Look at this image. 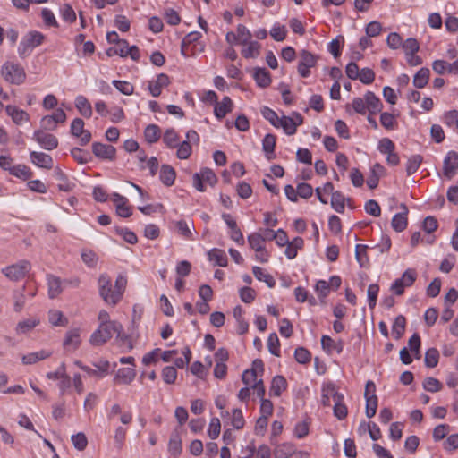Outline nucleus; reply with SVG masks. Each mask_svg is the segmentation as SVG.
Returning a JSON list of instances; mask_svg holds the SVG:
<instances>
[{
  "mask_svg": "<svg viewBox=\"0 0 458 458\" xmlns=\"http://www.w3.org/2000/svg\"><path fill=\"white\" fill-rule=\"evenodd\" d=\"M48 320L55 327H64L68 324V319L62 311L57 310H52L48 312Z\"/></svg>",
  "mask_w": 458,
  "mask_h": 458,
  "instance_id": "38",
  "label": "nucleus"
},
{
  "mask_svg": "<svg viewBox=\"0 0 458 458\" xmlns=\"http://www.w3.org/2000/svg\"><path fill=\"white\" fill-rule=\"evenodd\" d=\"M174 226L177 230V233L182 236L186 240H194L192 230L194 229V225L192 223L188 222L186 220H179L175 221Z\"/></svg>",
  "mask_w": 458,
  "mask_h": 458,
  "instance_id": "28",
  "label": "nucleus"
},
{
  "mask_svg": "<svg viewBox=\"0 0 458 458\" xmlns=\"http://www.w3.org/2000/svg\"><path fill=\"white\" fill-rule=\"evenodd\" d=\"M376 385L373 381L369 380L366 383L364 396L366 399L365 413L368 418L375 416L377 409V396L375 394Z\"/></svg>",
  "mask_w": 458,
  "mask_h": 458,
  "instance_id": "7",
  "label": "nucleus"
},
{
  "mask_svg": "<svg viewBox=\"0 0 458 458\" xmlns=\"http://www.w3.org/2000/svg\"><path fill=\"white\" fill-rule=\"evenodd\" d=\"M344 398H339V401L336 400L334 403V415L338 420H344L346 418L348 410L346 405L343 403Z\"/></svg>",
  "mask_w": 458,
  "mask_h": 458,
  "instance_id": "57",
  "label": "nucleus"
},
{
  "mask_svg": "<svg viewBox=\"0 0 458 458\" xmlns=\"http://www.w3.org/2000/svg\"><path fill=\"white\" fill-rule=\"evenodd\" d=\"M363 84H371L375 80V73L370 68H363L359 72L358 79Z\"/></svg>",
  "mask_w": 458,
  "mask_h": 458,
  "instance_id": "62",
  "label": "nucleus"
},
{
  "mask_svg": "<svg viewBox=\"0 0 458 458\" xmlns=\"http://www.w3.org/2000/svg\"><path fill=\"white\" fill-rule=\"evenodd\" d=\"M30 267L29 261L21 260L16 264L4 267L2 273L12 281H18L26 276Z\"/></svg>",
  "mask_w": 458,
  "mask_h": 458,
  "instance_id": "5",
  "label": "nucleus"
},
{
  "mask_svg": "<svg viewBox=\"0 0 458 458\" xmlns=\"http://www.w3.org/2000/svg\"><path fill=\"white\" fill-rule=\"evenodd\" d=\"M287 388L286 379L283 376H276L273 377L269 388V394L272 396H280Z\"/></svg>",
  "mask_w": 458,
  "mask_h": 458,
  "instance_id": "29",
  "label": "nucleus"
},
{
  "mask_svg": "<svg viewBox=\"0 0 458 458\" xmlns=\"http://www.w3.org/2000/svg\"><path fill=\"white\" fill-rule=\"evenodd\" d=\"M439 360V352L435 348L428 349L425 353V365L428 368H435Z\"/></svg>",
  "mask_w": 458,
  "mask_h": 458,
  "instance_id": "51",
  "label": "nucleus"
},
{
  "mask_svg": "<svg viewBox=\"0 0 458 458\" xmlns=\"http://www.w3.org/2000/svg\"><path fill=\"white\" fill-rule=\"evenodd\" d=\"M253 77L258 86L261 88H267L271 83L270 74L265 68H255Z\"/></svg>",
  "mask_w": 458,
  "mask_h": 458,
  "instance_id": "35",
  "label": "nucleus"
},
{
  "mask_svg": "<svg viewBox=\"0 0 458 458\" xmlns=\"http://www.w3.org/2000/svg\"><path fill=\"white\" fill-rule=\"evenodd\" d=\"M182 440L178 434L172 435L168 443V451L176 456L182 453Z\"/></svg>",
  "mask_w": 458,
  "mask_h": 458,
  "instance_id": "49",
  "label": "nucleus"
},
{
  "mask_svg": "<svg viewBox=\"0 0 458 458\" xmlns=\"http://www.w3.org/2000/svg\"><path fill=\"white\" fill-rule=\"evenodd\" d=\"M379 292V286L377 284H371L368 287V303L369 309L373 310L377 304V299Z\"/></svg>",
  "mask_w": 458,
  "mask_h": 458,
  "instance_id": "52",
  "label": "nucleus"
},
{
  "mask_svg": "<svg viewBox=\"0 0 458 458\" xmlns=\"http://www.w3.org/2000/svg\"><path fill=\"white\" fill-rule=\"evenodd\" d=\"M54 177L58 182L57 187L63 191H71L75 184L69 181L65 174L59 168L56 167L54 171Z\"/></svg>",
  "mask_w": 458,
  "mask_h": 458,
  "instance_id": "26",
  "label": "nucleus"
},
{
  "mask_svg": "<svg viewBox=\"0 0 458 458\" xmlns=\"http://www.w3.org/2000/svg\"><path fill=\"white\" fill-rule=\"evenodd\" d=\"M136 377V370L133 368H121L117 370L114 380L129 385Z\"/></svg>",
  "mask_w": 458,
  "mask_h": 458,
  "instance_id": "31",
  "label": "nucleus"
},
{
  "mask_svg": "<svg viewBox=\"0 0 458 458\" xmlns=\"http://www.w3.org/2000/svg\"><path fill=\"white\" fill-rule=\"evenodd\" d=\"M75 107L78 112L85 118H90L92 116L93 111L92 106L89 101L86 98V97L82 95H79L75 98Z\"/></svg>",
  "mask_w": 458,
  "mask_h": 458,
  "instance_id": "25",
  "label": "nucleus"
},
{
  "mask_svg": "<svg viewBox=\"0 0 458 458\" xmlns=\"http://www.w3.org/2000/svg\"><path fill=\"white\" fill-rule=\"evenodd\" d=\"M233 101L229 97H224L220 102H216L214 108L217 119H223L233 109Z\"/></svg>",
  "mask_w": 458,
  "mask_h": 458,
  "instance_id": "21",
  "label": "nucleus"
},
{
  "mask_svg": "<svg viewBox=\"0 0 458 458\" xmlns=\"http://www.w3.org/2000/svg\"><path fill=\"white\" fill-rule=\"evenodd\" d=\"M98 286L99 295L106 303L114 306L121 301L120 292L114 290L111 277L108 275L102 274L99 276Z\"/></svg>",
  "mask_w": 458,
  "mask_h": 458,
  "instance_id": "3",
  "label": "nucleus"
},
{
  "mask_svg": "<svg viewBox=\"0 0 458 458\" xmlns=\"http://www.w3.org/2000/svg\"><path fill=\"white\" fill-rule=\"evenodd\" d=\"M115 233L122 236L123 240L130 244H135L138 242L137 235L127 228L115 227Z\"/></svg>",
  "mask_w": 458,
  "mask_h": 458,
  "instance_id": "56",
  "label": "nucleus"
},
{
  "mask_svg": "<svg viewBox=\"0 0 458 458\" xmlns=\"http://www.w3.org/2000/svg\"><path fill=\"white\" fill-rule=\"evenodd\" d=\"M162 377L165 384H174L177 378L176 369L173 366H166L162 370Z\"/></svg>",
  "mask_w": 458,
  "mask_h": 458,
  "instance_id": "59",
  "label": "nucleus"
},
{
  "mask_svg": "<svg viewBox=\"0 0 458 458\" xmlns=\"http://www.w3.org/2000/svg\"><path fill=\"white\" fill-rule=\"evenodd\" d=\"M51 353L46 350H40L38 352H30L21 357V361L25 365H31L39 360H43L48 358Z\"/></svg>",
  "mask_w": 458,
  "mask_h": 458,
  "instance_id": "33",
  "label": "nucleus"
},
{
  "mask_svg": "<svg viewBox=\"0 0 458 458\" xmlns=\"http://www.w3.org/2000/svg\"><path fill=\"white\" fill-rule=\"evenodd\" d=\"M1 77L12 85H21L26 81V72L23 66L13 61L4 62L0 68Z\"/></svg>",
  "mask_w": 458,
  "mask_h": 458,
  "instance_id": "1",
  "label": "nucleus"
},
{
  "mask_svg": "<svg viewBox=\"0 0 458 458\" xmlns=\"http://www.w3.org/2000/svg\"><path fill=\"white\" fill-rule=\"evenodd\" d=\"M321 403L324 406H329L331 399L333 401H339V398H344V395L336 391L335 386L332 383L325 384L321 390Z\"/></svg>",
  "mask_w": 458,
  "mask_h": 458,
  "instance_id": "15",
  "label": "nucleus"
},
{
  "mask_svg": "<svg viewBox=\"0 0 458 458\" xmlns=\"http://www.w3.org/2000/svg\"><path fill=\"white\" fill-rule=\"evenodd\" d=\"M179 137L178 134L173 129H168L165 131L163 140L169 148H176Z\"/></svg>",
  "mask_w": 458,
  "mask_h": 458,
  "instance_id": "60",
  "label": "nucleus"
},
{
  "mask_svg": "<svg viewBox=\"0 0 458 458\" xmlns=\"http://www.w3.org/2000/svg\"><path fill=\"white\" fill-rule=\"evenodd\" d=\"M252 272L259 281L265 282L269 287H274L276 284L274 278L270 275L267 274L263 268L255 266L252 268Z\"/></svg>",
  "mask_w": 458,
  "mask_h": 458,
  "instance_id": "46",
  "label": "nucleus"
},
{
  "mask_svg": "<svg viewBox=\"0 0 458 458\" xmlns=\"http://www.w3.org/2000/svg\"><path fill=\"white\" fill-rule=\"evenodd\" d=\"M9 173L10 174L22 180H27L32 176L30 169L27 165L21 164L13 165Z\"/></svg>",
  "mask_w": 458,
  "mask_h": 458,
  "instance_id": "39",
  "label": "nucleus"
},
{
  "mask_svg": "<svg viewBox=\"0 0 458 458\" xmlns=\"http://www.w3.org/2000/svg\"><path fill=\"white\" fill-rule=\"evenodd\" d=\"M236 35L239 43L243 46L247 45V43L250 42V40H251L252 38V34L250 33V31L246 28V26L242 24H239L237 26Z\"/></svg>",
  "mask_w": 458,
  "mask_h": 458,
  "instance_id": "54",
  "label": "nucleus"
},
{
  "mask_svg": "<svg viewBox=\"0 0 458 458\" xmlns=\"http://www.w3.org/2000/svg\"><path fill=\"white\" fill-rule=\"evenodd\" d=\"M122 331L123 327L120 323H105L103 325H99L98 328L93 332L90 335L89 342L95 346L102 345L114 335L119 336Z\"/></svg>",
  "mask_w": 458,
  "mask_h": 458,
  "instance_id": "2",
  "label": "nucleus"
},
{
  "mask_svg": "<svg viewBox=\"0 0 458 458\" xmlns=\"http://www.w3.org/2000/svg\"><path fill=\"white\" fill-rule=\"evenodd\" d=\"M276 137L273 134H267L262 140V149L266 157L271 160L275 157Z\"/></svg>",
  "mask_w": 458,
  "mask_h": 458,
  "instance_id": "34",
  "label": "nucleus"
},
{
  "mask_svg": "<svg viewBox=\"0 0 458 458\" xmlns=\"http://www.w3.org/2000/svg\"><path fill=\"white\" fill-rule=\"evenodd\" d=\"M267 348L271 354L279 357L280 352V342L276 333H271L267 337Z\"/></svg>",
  "mask_w": 458,
  "mask_h": 458,
  "instance_id": "47",
  "label": "nucleus"
},
{
  "mask_svg": "<svg viewBox=\"0 0 458 458\" xmlns=\"http://www.w3.org/2000/svg\"><path fill=\"white\" fill-rule=\"evenodd\" d=\"M422 161H423V157L420 155L416 154V155L411 156L408 158L407 163H406L407 174L411 175V174H415L419 170Z\"/></svg>",
  "mask_w": 458,
  "mask_h": 458,
  "instance_id": "42",
  "label": "nucleus"
},
{
  "mask_svg": "<svg viewBox=\"0 0 458 458\" xmlns=\"http://www.w3.org/2000/svg\"><path fill=\"white\" fill-rule=\"evenodd\" d=\"M175 176H176L175 171L172 166H170L168 165H163L161 166L159 178L165 185H166V186L173 185L174 182V180H175Z\"/></svg>",
  "mask_w": 458,
  "mask_h": 458,
  "instance_id": "36",
  "label": "nucleus"
},
{
  "mask_svg": "<svg viewBox=\"0 0 458 458\" xmlns=\"http://www.w3.org/2000/svg\"><path fill=\"white\" fill-rule=\"evenodd\" d=\"M144 136L148 143H155L159 140L161 136V131L157 125L149 124L144 131Z\"/></svg>",
  "mask_w": 458,
  "mask_h": 458,
  "instance_id": "44",
  "label": "nucleus"
},
{
  "mask_svg": "<svg viewBox=\"0 0 458 458\" xmlns=\"http://www.w3.org/2000/svg\"><path fill=\"white\" fill-rule=\"evenodd\" d=\"M208 260L213 262L215 266L226 267L227 266V256L225 250L221 249H211L208 252Z\"/></svg>",
  "mask_w": 458,
  "mask_h": 458,
  "instance_id": "27",
  "label": "nucleus"
},
{
  "mask_svg": "<svg viewBox=\"0 0 458 458\" xmlns=\"http://www.w3.org/2000/svg\"><path fill=\"white\" fill-rule=\"evenodd\" d=\"M318 57L307 50H301L299 55L298 72L301 78L310 75V69L317 64Z\"/></svg>",
  "mask_w": 458,
  "mask_h": 458,
  "instance_id": "8",
  "label": "nucleus"
},
{
  "mask_svg": "<svg viewBox=\"0 0 458 458\" xmlns=\"http://www.w3.org/2000/svg\"><path fill=\"white\" fill-rule=\"evenodd\" d=\"M112 83L123 95L131 96L133 94L134 87L129 81L114 80Z\"/></svg>",
  "mask_w": 458,
  "mask_h": 458,
  "instance_id": "55",
  "label": "nucleus"
},
{
  "mask_svg": "<svg viewBox=\"0 0 458 458\" xmlns=\"http://www.w3.org/2000/svg\"><path fill=\"white\" fill-rule=\"evenodd\" d=\"M322 349L328 354L336 352L340 354L344 350V341L341 339L334 340L328 335H322L321 337Z\"/></svg>",
  "mask_w": 458,
  "mask_h": 458,
  "instance_id": "17",
  "label": "nucleus"
},
{
  "mask_svg": "<svg viewBox=\"0 0 458 458\" xmlns=\"http://www.w3.org/2000/svg\"><path fill=\"white\" fill-rule=\"evenodd\" d=\"M279 127H282L287 135H293L296 132L297 126L303 122L302 116L299 113H293V116H282L279 121Z\"/></svg>",
  "mask_w": 458,
  "mask_h": 458,
  "instance_id": "11",
  "label": "nucleus"
},
{
  "mask_svg": "<svg viewBox=\"0 0 458 458\" xmlns=\"http://www.w3.org/2000/svg\"><path fill=\"white\" fill-rule=\"evenodd\" d=\"M345 198L339 191L332 192L331 207L337 212L343 213L344 211Z\"/></svg>",
  "mask_w": 458,
  "mask_h": 458,
  "instance_id": "43",
  "label": "nucleus"
},
{
  "mask_svg": "<svg viewBox=\"0 0 458 458\" xmlns=\"http://www.w3.org/2000/svg\"><path fill=\"white\" fill-rule=\"evenodd\" d=\"M386 169L379 164L376 163L370 169V174L367 180V185L369 189H375L378 185L379 178L385 175Z\"/></svg>",
  "mask_w": 458,
  "mask_h": 458,
  "instance_id": "22",
  "label": "nucleus"
},
{
  "mask_svg": "<svg viewBox=\"0 0 458 458\" xmlns=\"http://www.w3.org/2000/svg\"><path fill=\"white\" fill-rule=\"evenodd\" d=\"M402 212L395 214L391 221V225L395 232H403L406 229L408 225V208L405 204L400 206Z\"/></svg>",
  "mask_w": 458,
  "mask_h": 458,
  "instance_id": "14",
  "label": "nucleus"
},
{
  "mask_svg": "<svg viewBox=\"0 0 458 458\" xmlns=\"http://www.w3.org/2000/svg\"><path fill=\"white\" fill-rule=\"evenodd\" d=\"M293 454V448L291 445H282L274 451L275 458H289Z\"/></svg>",
  "mask_w": 458,
  "mask_h": 458,
  "instance_id": "61",
  "label": "nucleus"
},
{
  "mask_svg": "<svg viewBox=\"0 0 458 458\" xmlns=\"http://www.w3.org/2000/svg\"><path fill=\"white\" fill-rule=\"evenodd\" d=\"M417 278V273L412 268L406 269L402 276L391 285V291L396 295H402L405 287L411 286Z\"/></svg>",
  "mask_w": 458,
  "mask_h": 458,
  "instance_id": "6",
  "label": "nucleus"
},
{
  "mask_svg": "<svg viewBox=\"0 0 458 458\" xmlns=\"http://www.w3.org/2000/svg\"><path fill=\"white\" fill-rule=\"evenodd\" d=\"M92 152L98 158L113 160L115 157L116 149L112 145L94 142L92 144Z\"/></svg>",
  "mask_w": 458,
  "mask_h": 458,
  "instance_id": "13",
  "label": "nucleus"
},
{
  "mask_svg": "<svg viewBox=\"0 0 458 458\" xmlns=\"http://www.w3.org/2000/svg\"><path fill=\"white\" fill-rule=\"evenodd\" d=\"M247 47L242 48V55L245 58H255L259 55L260 44L257 41L250 40Z\"/></svg>",
  "mask_w": 458,
  "mask_h": 458,
  "instance_id": "45",
  "label": "nucleus"
},
{
  "mask_svg": "<svg viewBox=\"0 0 458 458\" xmlns=\"http://www.w3.org/2000/svg\"><path fill=\"white\" fill-rule=\"evenodd\" d=\"M365 98L367 102L368 111L371 114H376L381 112L383 108V105L380 99L371 91H367L365 93Z\"/></svg>",
  "mask_w": 458,
  "mask_h": 458,
  "instance_id": "30",
  "label": "nucleus"
},
{
  "mask_svg": "<svg viewBox=\"0 0 458 458\" xmlns=\"http://www.w3.org/2000/svg\"><path fill=\"white\" fill-rule=\"evenodd\" d=\"M422 386L426 391L431 393L440 391L443 386L442 383L438 379L432 377H426L423 381Z\"/></svg>",
  "mask_w": 458,
  "mask_h": 458,
  "instance_id": "50",
  "label": "nucleus"
},
{
  "mask_svg": "<svg viewBox=\"0 0 458 458\" xmlns=\"http://www.w3.org/2000/svg\"><path fill=\"white\" fill-rule=\"evenodd\" d=\"M60 11H61L62 18L65 21H67L69 23H72L76 21V13L70 4H64L61 7Z\"/></svg>",
  "mask_w": 458,
  "mask_h": 458,
  "instance_id": "64",
  "label": "nucleus"
},
{
  "mask_svg": "<svg viewBox=\"0 0 458 458\" xmlns=\"http://www.w3.org/2000/svg\"><path fill=\"white\" fill-rule=\"evenodd\" d=\"M408 345H409L411 352L413 353L415 359H420V337L417 333L413 334L411 336V338L408 341Z\"/></svg>",
  "mask_w": 458,
  "mask_h": 458,
  "instance_id": "53",
  "label": "nucleus"
},
{
  "mask_svg": "<svg viewBox=\"0 0 458 458\" xmlns=\"http://www.w3.org/2000/svg\"><path fill=\"white\" fill-rule=\"evenodd\" d=\"M458 173V154L451 150L447 152L443 162V174L447 179H452Z\"/></svg>",
  "mask_w": 458,
  "mask_h": 458,
  "instance_id": "10",
  "label": "nucleus"
},
{
  "mask_svg": "<svg viewBox=\"0 0 458 458\" xmlns=\"http://www.w3.org/2000/svg\"><path fill=\"white\" fill-rule=\"evenodd\" d=\"M81 344L80 329H71L66 333L64 346L68 350H76Z\"/></svg>",
  "mask_w": 458,
  "mask_h": 458,
  "instance_id": "24",
  "label": "nucleus"
},
{
  "mask_svg": "<svg viewBox=\"0 0 458 458\" xmlns=\"http://www.w3.org/2000/svg\"><path fill=\"white\" fill-rule=\"evenodd\" d=\"M262 116L268 121L273 126L279 128V121L277 114L267 106H263L260 110Z\"/></svg>",
  "mask_w": 458,
  "mask_h": 458,
  "instance_id": "48",
  "label": "nucleus"
},
{
  "mask_svg": "<svg viewBox=\"0 0 458 458\" xmlns=\"http://www.w3.org/2000/svg\"><path fill=\"white\" fill-rule=\"evenodd\" d=\"M48 286V296L51 299L56 298L63 291L64 284L60 277L51 274L47 275Z\"/></svg>",
  "mask_w": 458,
  "mask_h": 458,
  "instance_id": "20",
  "label": "nucleus"
},
{
  "mask_svg": "<svg viewBox=\"0 0 458 458\" xmlns=\"http://www.w3.org/2000/svg\"><path fill=\"white\" fill-rule=\"evenodd\" d=\"M221 431V423L218 418H212L210 420L208 428V435L211 439H216L218 437Z\"/></svg>",
  "mask_w": 458,
  "mask_h": 458,
  "instance_id": "58",
  "label": "nucleus"
},
{
  "mask_svg": "<svg viewBox=\"0 0 458 458\" xmlns=\"http://www.w3.org/2000/svg\"><path fill=\"white\" fill-rule=\"evenodd\" d=\"M5 112L17 125H21L30 120V114L26 111L18 108L16 106L7 105L5 106Z\"/></svg>",
  "mask_w": 458,
  "mask_h": 458,
  "instance_id": "16",
  "label": "nucleus"
},
{
  "mask_svg": "<svg viewBox=\"0 0 458 458\" xmlns=\"http://www.w3.org/2000/svg\"><path fill=\"white\" fill-rule=\"evenodd\" d=\"M170 84V79L165 73H160L155 80L148 81V89L152 97H159L162 89Z\"/></svg>",
  "mask_w": 458,
  "mask_h": 458,
  "instance_id": "12",
  "label": "nucleus"
},
{
  "mask_svg": "<svg viewBox=\"0 0 458 458\" xmlns=\"http://www.w3.org/2000/svg\"><path fill=\"white\" fill-rule=\"evenodd\" d=\"M430 71L428 68H420L413 77L412 83L417 89H423L428 82Z\"/></svg>",
  "mask_w": 458,
  "mask_h": 458,
  "instance_id": "37",
  "label": "nucleus"
},
{
  "mask_svg": "<svg viewBox=\"0 0 458 458\" xmlns=\"http://www.w3.org/2000/svg\"><path fill=\"white\" fill-rule=\"evenodd\" d=\"M24 40L28 45H30L32 49L40 46L43 43L45 36L38 31L33 30L30 31L23 37Z\"/></svg>",
  "mask_w": 458,
  "mask_h": 458,
  "instance_id": "41",
  "label": "nucleus"
},
{
  "mask_svg": "<svg viewBox=\"0 0 458 458\" xmlns=\"http://www.w3.org/2000/svg\"><path fill=\"white\" fill-rule=\"evenodd\" d=\"M112 200L116 208V214L121 217H129L131 215V208L128 206V199L120 195L119 193H114L112 195Z\"/></svg>",
  "mask_w": 458,
  "mask_h": 458,
  "instance_id": "18",
  "label": "nucleus"
},
{
  "mask_svg": "<svg viewBox=\"0 0 458 458\" xmlns=\"http://www.w3.org/2000/svg\"><path fill=\"white\" fill-rule=\"evenodd\" d=\"M30 158L31 163L36 166L46 169H51L53 167V158L46 153L31 151L30 153Z\"/></svg>",
  "mask_w": 458,
  "mask_h": 458,
  "instance_id": "19",
  "label": "nucleus"
},
{
  "mask_svg": "<svg viewBox=\"0 0 458 458\" xmlns=\"http://www.w3.org/2000/svg\"><path fill=\"white\" fill-rule=\"evenodd\" d=\"M72 442L76 449L82 451L87 447L88 440L84 433H77L72 436Z\"/></svg>",
  "mask_w": 458,
  "mask_h": 458,
  "instance_id": "63",
  "label": "nucleus"
},
{
  "mask_svg": "<svg viewBox=\"0 0 458 458\" xmlns=\"http://www.w3.org/2000/svg\"><path fill=\"white\" fill-rule=\"evenodd\" d=\"M406 320L403 315L395 318L392 326V334L395 339H400L404 334Z\"/></svg>",
  "mask_w": 458,
  "mask_h": 458,
  "instance_id": "40",
  "label": "nucleus"
},
{
  "mask_svg": "<svg viewBox=\"0 0 458 458\" xmlns=\"http://www.w3.org/2000/svg\"><path fill=\"white\" fill-rule=\"evenodd\" d=\"M32 139L44 149L53 150L58 146L57 138L43 130H37L33 133Z\"/></svg>",
  "mask_w": 458,
  "mask_h": 458,
  "instance_id": "9",
  "label": "nucleus"
},
{
  "mask_svg": "<svg viewBox=\"0 0 458 458\" xmlns=\"http://www.w3.org/2000/svg\"><path fill=\"white\" fill-rule=\"evenodd\" d=\"M304 245V241L301 237H295L293 241L289 242L285 246V256L289 259L296 258L298 250H301Z\"/></svg>",
  "mask_w": 458,
  "mask_h": 458,
  "instance_id": "32",
  "label": "nucleus"
},
{
  "mask_svg": "<svg viewBox=\"0 0 458 458\" xmlns=\"http://www.w3.org/2000/svg\"><path fill=\"white\" fill-rule=\"evenodd\" d=\"M40 323L39 318L33 317L18 322L15 327L17 335H26L31 332Z\"/></svg>",
  "mask_w": 458,
  "mask_h": 458,
  "instance_id": "23",
  "label": "nucleus"
},
{
  "mask_svg": "<svg viewBox=\"0 0 458 458\" xmlns=\"http://www.w3.org/2000/svg\"><path fill=\"white\" fill-rule=\"evenodd\" d=\"M193 186L199 191H205L206 186H214L217 182L215 173L208 167L202 168L199 173H195L192 176Z\"/></svg>",
  "mask_w": 458,
  "mask_h": 458,
  "instance_id": "4",
  "label": "nucleus"
}]
</instances>
